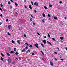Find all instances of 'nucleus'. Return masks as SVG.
<instances>
[{"label":"nucleus","instance_id":"nucleus-1","mask_svg":"<svg viewBox=\"0 0 67 67\" xmlns=\"http://www.w3.org/2000/svg\"><path fill=\"white\" fill-rule=\"evenodd\" d=\"M12 60H11V59L10 58H9L8 59V63L9 64H10V63H11V61Z\"/></svg>","mask_w":67,"mask_h":67},{"label":"nucleus","instance_id":"nucleus-2","mask_svg":"<svg viewBox=\"0 0 67 67\" xmlns=\"http://www.w3.org/2000/svg\"><path fill=\"white\" fill-rule=\"evenodd\" d=\"M34 5L36 6H38V2H35L34 3Z\"/></svg>","mask_w":67,"mask_h":67},{"label":"nucleus","instance_id":"nucleus-3","mask_svg":"<svg viewBox=\"0 0 67 67\" xmlns=\"http://www.w3.org/2000/svg\"><path fill=\"white\" fill-rule=\"evenodd\" d=\"M35 45L37 48H39L38 47V44L37 43H36L35 44Z\"/></svg>","mask_w":67,"mask_h":67},{"label":"nucleus","instance_id":"nucleus-4","mask_svg":"<svg viewBox=\"0 0 67 67\" xmlns=\"http://www.w3.org/2000/svg\"><path fill=\"white\" fill-rule=\"evenodd\" d=\"M42 41L44 44H46V41L45 40H43Z\"/></svg>","mask_w":67,"mask_h":67},{"label":"nucleus","instance_id":"nucleus-5","mask_svg":"<svg viewBox=\"0 0 67 67\" xmlns=\"http://www.w3.org/2000/svg\"><path fill=\"white\" fill-rule=\"evenodd\" d=\"M50 63L51 65V66H53V62H52L51 61H50Z\"/></svg>","mask_w":67,"mask_h":67},{"label":"nucleus","instance_id":"nucleus-6","mask_svg":"<svg viewBox=\"0 0 67 67\" xmlns=\"http://www.w3.org/2000/svg\"><path fill=\"white\" fill-rule=\"evenodd\" d=\"M29 8L31 10H32V6H31V5H29Z\"/></svg>","mask_w":67,"mask_h":67},{"label":"nucleus","instance_id":"nucleus-7","mask_svg":"<svg viewBox=\"0 0 67 67\" xmlns=\"http://www.w3.org/2000/svg\"><path fill=\"white\" fill-rule=\"evenodd\" d=\"M11 26V25H9L8 26V29H10V27Z\"/></svg>","mask_w":67,"mask_h":67},{"label":"nucleus","instance_id":"nucleus-8","mask_svg":"<svg viewBox=\"0 0 67 67\" xmlns=\"http://www.w3.org/2000/svg\"><path fill=\"white\" fill-rule=\"evenodd\" d=\"M6 53V54H7V55L8 56H10V54H9V53H8V52H7Z\"/></svg>","mask_w":67,"mask_h":67},{"label":"nucleus","instance_id":"nucleus-9","mask_svg":"<svg viewBox=\"0 0 67 67\" xmlns=\"http://www.w3.org/2000/svg\"><path fill=\"white\" fill-rule=\"evenodd\" d=\"M42 22L44 23L45 22V20H44V19H42Z\"/></svg>","mask_w":67,"mask_h":67},{"label":"nucleus","instance_id":"nucleus-10","mask_svg":"<svg viewBox=\"0 0 67 67\" xmlns=\"http://www.w3.org/2000/svg\"><path fill=\"white\" fill-rule=\"evenodd\" d=\"M47 43H48L49 44H50V45H52V44H51V43H50L49 42H48V41H47Z\"/></svg>","mask_w":67,"mask_h":67},{"label":"nucleus","instance_id":"nucleus-11","mask_svg":"<svg viewBox=\"0 0 67 67\" xmlns=\"http://www.w3.org/2000/svg\"><path fill=\"white\" fill-rule=\"evenodd\" d=\"M31 52V50H28V51H27L26 52L27 53H29V52Z\"/></svg>","mask_w":67,"mask_h":67},{"label":"nucleus","instance_id":"nucleus-12","mask_svg":"<svg viewBox=\"0 0 67 67\" xmlns=\"http://www.w3.org/2000/svg\"><path fill=\"white\" fill-rule=\"evenodd\" d=\"M44 18H45V14H42Z\"/></svg>","mask_w":67,"mask_h":67},{"label":"nucleus","instance_id":"nucleus-13","mask_svg":"<svg viewBox=\"0 0 67 67\" xmlns=\"http://www.w3.org/2000/svg\"><path fill=\"white\" fill-rule=\"evenodd\" d=\"M41 45L43 47H44V45H43V44L42 43H41Z\"/></svg>","mask_w":67,"mask_h":67},{"label":"nucleus","instance_id":"nucleus-14","mask_svg":"<svg viewBox=\"0 0 67 67\" xmlns=\"http://www.w3.org/2000/svg\"><path fill=\"white\" fill-rule=\"evenodd\" d=\"M30 20L31 21H33V19L31 18H30Z\"/></svg>","mask_w":67,"mask_h":67},{"label":"nucleus","instance_id":"nucleus-15","mask_svg":"<svg viewBox=\"0 0 67 67\" xmlns=\"http://www.w3.org/2000/svg\"><path fill=\"white\" fill-rule=\"evenodd\" d=\"M52 39L53 40V41H56V40H55V38H52Z\"/></svg>","mask_w":67,"mask_h":67},{"label":"nucleus","instance_id":"nucleus-16","mask_svg":"<svg viewBox=\"0 0 67 67\" xmlns=\"http://www.w3.org/2000/svg\"><path fill=\"white\" fill-rule=\"evenodd\" d=\"M14 51H16V48H14Z\"/></svg>","mask_w":67,"mask_h":67},{"label":"nucleus","instance_id":"nucleus-17","mask_svg":"<svg viewBox=\"0 0 67 67\" xmlns=\"http://www.w3.org/2000/svg\"><path fill=\"white\" fill-rule=\"evenodd\" d=\"M1 60H2V61H3V58H2V57H1Z\"/></svg>","mask_w":67,"mask_h":67},{"label":"nucleus","instance_id":"nucleus-18","mask_svg":"<svg viewBox=\"0 0 67 67\" xmlns=\"http://www.w3.org/2000/svg\"><path fill=\"white\" fill-rule=\"evenodd\" d=\"M48 36L49 37V38H50L51 37L50 36V35H49V34L48 33Z\"/></svg>","mask_w":67,"mask_h":67},{"label":"nucleus","instance_id":"nucleus-19","mask_svg":"<svg viewBox=\"0 0 67 67\" xmlns=\"http://www.w3.org/2000/svg\"><path fill=\"white\" fill-rule=\"evenodd\" d=\"M1 54L2 55V57H4V55H3V54H2V53H1Z\"/></svg>","mask_w":67,"mask_h":67},{"label":"nucleus","instance_id":"nucleus-20","mask_svg":"<svg viewBox=\"0 0 67 67\" xmlns=\"http://www.w3.org/2000/svg\"><path fill=\"white\" fill-rule=\"evenodd\" d=\"M14 53V51H11L10 52V53Z\"/></svg>","mask_w":67,"mask_h":67},{"label":"nucleus","instance_id":"nucleus-21","mask_svg":"<svg viewBox=\"0 0 67 67\" xmlns=\"http://www.w3.org/2000/svg\"><path fill=\"white\" fill-rule=\"evenodd\" d=\"M60 38L61 40H63V37H60Z\"/></svg>","mask_w":67,"mask_h":67},{"label":"nucleus","instance_id":"nucleus-22","mask_svg":"<svg viewBox=\"0 0 67 67\" xmlns=\"http://www.w3.org/2000/svg\"><path fill=\"white\" fill-rule=\"evenodd\" d=\"M12 42L13 44H14V42L13 40H12Z\"/></svg>","mask_w":67,"mask_h":67},{"label":"nucleus","instance_id":"nucleus-23","mask_svg":"<svg viewBox=\"0 0 67 67\" xmlns=\"http://www.w3.org/2000/svg\"><path fill=\"white\" fill-rule=\"evenodd\" d=\"M48 17L49 18H51V15H50V14H48Z\"/></svg>","mask_w":67,"mask_h":67},{"label":"nucleus","instance_id":"nucleus-24","mask_svg":"<svg viewBox=\"0 0 67 67\" xmlns=\"http://www.w3.org/2000/svg\"><path fill=\"white\" fill-rule=\"evenodd\" d=\"M15 63V62H13L12 63V64L13 65V64H14Z\"/></svg>","mask_w":67,"mask_h":67},{"label":"nucleus","instance_id":"nucleus-25","mask_svg":"<svg viewBox=\"0 0 67 67\" xmlns=\"http://www.w3.org/2000/svg\"><path fill=\"white\" fill-rule=\"evenodd\" d=\"M25 44H26V45H27L28 46H29V44H28V43H27V42H26L25 43Z\"/></svg>","mask_w":67,"mask_h":67},{"label":"nucleus","instance_id":"nucleus-26","mask_svg":"<svg viewBox=\"0 0 67 67\" xmlns=\"http://www.w3.org/2000/svg\"><path fill=\"white\" fill-rule=\"evenodd\" d=\"M17 42L18 43H20V41H19V40H18L17 41Z\"/></svg>","mask_w":67,"mask_h":67},{"label":"nucleus","instance_id":"nucleus-27","mask_svg":"<svg viewBox=\"0 0 67 67\" xmlns=\"http://www.w3.org/2000/svg\"><path fill=\"white\" fill-rule=\"evenodd\" d=\"M25 51V49H23V50H22V52H24Z\"/></svg>","mask_w":67,"mask_h":67},{"label":"nucleus","instance_id":"nucleus-28","mask_svg":"<svg viewBox=\"0 0 67 67\" xmlns=\"http://www.w3.org/2000/svg\"><path fill=\"white\" fill-rule=\"evenodd\" d=\"M0 5H1V7H3V5H2V3H1Z\"/></svg>","mask_w":67,"mask_h":67},{"label":"nucleus","instance_id":"nucleus-29","mask_svg":"<svg viewBox=\"0 0 67 67\" xmlns=\"http://www.w3.org/2000/svg\"><path fill=\"white\" fill-rule=\"evenodd\" d=\"M54 19L55 20H56L57 19V17H55L54 18Z\"/></svg>","mask_w":67,"mask_h":67},{"label":"nucleus","instance_id":"nucleus-30","mask_svg":"<svg viewBox=\"0 0 67 67\" xmlns=\"http://www.w3.org/2000/svg\"><path fill=\"white\" fill-rule=\"evenodd\" d=\"M15 54H16V55H18V53L17 52H16Z\"/></svg>","mask_w":67,"mask_h":67},{"label":"nucleus","instance_id":"nucleus-31","mask_svg":"<svg viewBox=\"0 0 67 67\" xmlns=\"http://www.w3.org/2000/svg\"><path fill=\"white\" fill-rule=\"evenodd\" d=\"M0 16H1L2 18V17H3V16L2 15V14H1L0 15Z\"/></svg>","mask_w":67,"mask_h":67},{"label":"nucleus","instance_id":"nucleus-32","mask_svg":"<svg viewBox=\"0 0 67 67\" xmlns=\"http://www.w3.org/2000/svg\"><path fill=\"white\" fill-rule=\"evenodd\" d=\"M15 4L16 6H18V4L16 3L15 2Z\"/></svg>","mask_w":67,"mask_h":67},{"label":"nucleus","instance_id":"nucleus-33","mask_svg":"<svg viewBox=\"0 0 67 67\" xmlns=\"http://www.w3.org/2000/svg\"><path fill=\"white\" fill-rule=\"evenodd\" d=\"M32 56H34V55H35V54L34 53H32Z\"/></svg>","mask_w":67,"mask_h":67},{"label":"nucleus","instance_id":"nucleus-34","mask_svg":"<svg viewBox=\"0 0 67 67\" xmlns=\"http://www.w3.org/2000/svg\"><path fill=\"white\" fill-rule=\"evenodd\" d=\"M24 37H26V35L25 34H24Z\"/></svg>","mask_w":67,"mask_h":67},{"label":"nucleus","instance_id":"nucleus-35","mask_svg":"<svg viewBox=\"0 0 67 67\" xmlns=\"http://www.w3.org/2000/svg\"><path fill=\"white\" fill-rule=\"evenodd\" d=\"M25 49H28V46H26L25 47Z\"/></svg>","mask_w":67,"mask_h":67},{"label":"nucleus","instance_id":"nucleus-36","mask_svg":"<svg viewBox=\"0 0 67 67\" xmlns=\"http://www.w3.org/2000/svg\"><path fill=\"white\" fill-rule=\"evenodd\" d=\"M32 47V45H30L29 46L30 47Z\"/></svg>","mask_w":67,"mask_h":67},{"label":"nucleus","instance_id":"nucleus-37","mask_svg":"<svg viewBox=\"0 0 67 67\" xmlns=\"http://www.w3.org/2000/svg\"><path fill=\"white\" fill-rule=\"evenodd\" d=\"M44 8L45 9H47V7H46L44 6Z\"/></svg>","mask_w":67,"mask_h":67},{"label":"nucleus","instance_id":"nucleus-38","mask_svg":"<svg viewBox=\"0 0 67 67\" xmlns=\"http://www.w3.org/2000/svg\"><path fill=\"white\" fill-rule=\"evenodd\" d=\"M9 21V20L8 19H6V22H8Z\"/></svg>","mask_w":67,"mask_h":67},{"label":"nucleus","instance_id":"nucleus-39","mask_svg":"<svg viewBox=\"0 0 67 67\" xmlns=\"http://www.w3.org/2000/svg\"><path fill=\"white\" fill-rule=\"evenodd\" d=\"M8 34L9 35H11V34H10L9 32H8Z\"/></svg>","mask_w":67,"mask_h":67},{"label":"nucleus","instance_id":"nucleus-40","mask_svg":"<svg viewBox=\"0 0 67 67\" xmlns=\"http://www.w3.org/2000/svg\"><path fill=\"white\" fill-rule=\"evenodd\" d=\"M31 2L32 5H33V2H32V1H31Z\"/></svg>","mask_w":67,"mask_h":67},{"label":"nucleus","instance_id":"nucleus-41","mask_svg":"<svg viewBox=\"0 0 67 67\" xmlns=\"http://www.w3.org/2000/svg\"><path fill=\"white\" fill-rule=\"evenodd\" d=\"M8 3L9 4H10L11 3H10V2L9 1L8 2Z\"/></svg>","mask_w":67,"mask_h":67},{"label":"nucleus","instance_id":"nucleus-42","mask_svg":"<svg viewBox=\"0 0 67 67\" xmlns=\"http://www.w3.org/2000/svg\"><path fill=\"white\" fill-rule=\"evenodd\" d=\"M43 37L44 38H46V36H44Z\"/></svg>","mask_w":67,"mask_h":67},{"label":"nucleus","instance_id":"nucleus-43","mask_svg":"<svg viewBox=\"0 0 67 67\" xmlns=\"http://www.w3.org/2000/svg\"><path fill=\"white\" fill-rule=\"evenodd\" d=\"M18 59H19V60H21V58H20V57H19Z\"/></svg>","mask_w":67,"mask_h":67},{"label":"nucleus","instance_id":"nucleus-44","mask_svg":"<svg viewBox=\"0 0 67 67\" xmlns=\"http://www.w3.org/2000/svg\"><path fill=\"white\" fill-rule=\"evenodd\" d=\"M60 60L62 61H63V60H64V59H60Z\"/></svg>","mask_w":67,"mask_h":67},{"label":"nucleus","instance_id":"nucleus-45","mask_svg":"<svg viewBox=\"0 0 67 67\" xmlns=\"http://www.w3.org/2000/svg\"><path fill=\"white\" fill-rule=\"evenodd\" d=\"M49 7H51V8L52 7V5H50L49 6Z\"/></svg>","mask_w":67,"mask_h":67},{"label":"nucleus","instance_id":"nucleus-46","mask_svg":"<svg viewBox=\"0 0 67 67\" xmlns=\"http://www.w3.org/2000/svg\"><path fill=\"white\" fill-rule=\"evenodd\" d=\"M42 59L43 60V61H45V59H44V58H42Z\"/></svg>","mask_w":67,"mask_h":67},{"label":"nucleus","instance_id":"nucleus-47","mask_svg":"<svg viewBox=\"0 0 67 67\" xmlns=\"http://www.w3.org/2000/svg\"><path fill=\"white\" fill-rule=\"evenodd\" d=\"M63 2H62L61 1H60L59 2V3H62Z\"/></svg>","mask_w":67,"mask_h":67},{"label":"nucleus","instance_id":"nucleus-48","mask_svg":"<svg viewBox=\"0 0 67 67\" xmlns=\"http://www.w3.org/2000/svg\"><path fill=\"white\" fill-rule=\"evenodd\" d=\"M37 34H38V35H40V34H39V33H38V32H37Z\"/></svg>","mask_w":67,"mask_h":67},{"label":"nucleus","instance_id":"nucleus-49","mask_svg":"<svg viewBox=\"0 0 67 67\" xmlns=\"http://www.w3.org/2000/svg\"><path fill=\"white\" fill-rule=\"evenodd\" d=\"M31 16L32 18H34V17H33V15H31Z\"/></svg>","mask_w":67,"mask_h":67},{"label":"nucleus","instance_id":"nucleus-50","mask_svg":"<svg viewBox=\"0 0 67 67\" xmlns=\"http://www.w3.org/2000/svg\"><path fill=\"white\" fill-rule=\"evenodd\" d=\"M2 24V22H0V25H1Z\"/></svg>","mask_w":67,"mask_h":67},{"label":"nucleus","instance_id":"nucleus-51","mask_svg":"<svg viewBox=\"0 0 67 67\" xmlns=\"http://www.w3.org/2000/svg\"><path fill=\"white\" fill-rule=\"evenodd\" d=\"M34 12H35V13H36V12H37L36 10H34Z\"/></svg>","mask_w":67,"mask_h":67},{"label":"nucleus","instance_id":"nucleus-52","mask_svg":"<svg viewBox=\"0 0 67 67\" xmlns=\"http://www.w3.org/2000/svg\"><path fill=\"white\" fill-rule=\"evenodd\" d=\"M54 54H57V52H54Z\"/></svg>","mask_w":67,"mask_h":67},{"label":"nucleus","instance_id":"nucleus-53","mask_svg":"<svg viewBox=\"0 0 67 67\" xmlns=\"http://www.w3.org/2000/svg\"><path fill=\"white\" fill-rule=\"evenodd\" d=\"M33 25H35V23H33Z\"/></svg>","mask_w":67,"mask_h":67},{"label":"nucleus","instance_id":"nucleus-54","mask_svg":"<svg viewBox=\"0 0 67 67\" xmlns=\"http://www.w3.org/2000/svg\"><path fill=\"white\" fill-rule=\"evenodd\" d=\"M10 9H12V6H10Z\"/></svg>","mask_w":67,"mask_h":67},{"label":"nucleus","instance_id":"nucleus-55","mask_svg":"<svg viewBox=\"0 0 67 67\" xmlns=\"http://www.w3.org/2000/svg\"><path fill=\"white\" fill-rule=\"evenodd\" d=\"M25 8H27V7L26 6H25Z\"/></svg>","mask_w":67,"mask_h":67},{"label":"nucleus","instance_id":"nucleus-56","mask_svg":"<svg viewBox=\"0 0 67 67\" xmlns=\"http://www.w3.org/2000/svg\"><path fill=\"white\" fill-rule=\"evenodd\" d=\"M10 1L11 2H13V1L12 0H10Z\"/></svg>","mask_w":67,"mask_h":67},{"label":"nucleus","instance_id":"nucleus-57","mask_svg":"<svg viewBox=\"0 0 67 67\" xmlns=\"http://www.w3.org/2000/svg\"><path fill=\"white\" fill-rule=\"evenodd\" d=\"M65 49H66V51H67V47H66L65 48Z\"/></svg>","mask_w":67,"mask_h":67},{"label":"nucleus","instance_id":"nucleus-58","mask_svg":"<svg viewBox=\"0 0 67 67\" xmlns=\"http://www.w3.org/2000/svg\"><path fill=\"white\" fill-rule=\"evenodd\" d=\"M0 10L1 11H2V9L1 8H0Z\"/></svg>","mask_w":67,"mask_h":67},{"label":"nucleus","instance_id":"nucleus-59","mask_svg":"<svg viewBox=\"0 0 67 67\" xmlns=\"http://www.w3.org/2000/svg\"><path fill=\"white\" fill-rule=\"evenodd\" d=\"M24 2H26V0H25L24 1Z\"/></svg>","mask_w":67,"mask_h":67},{"label":"nucleus","instance_id":"nucleus-60","mask_svg":"<svg viewBox=\"0 0 67 67\" xmlns=\"http://www.w3.org/2000/svg\"><path fill=\"white\" fill-rule=\"evenodd\" d=\"M55 60H57V59L55 58Z\"/></svg>","mask_w":67,"mask_h":67},{"label":"nucleus","instance_id":"nucleus-61","mask_svg":"<svg viewBox=\"0 0 67 67\" xmlns=\"http://www.w3.org/2000/svg\"><path fill=\"white\" fill-rule=\"evenodd\" d=\"M57 49H58V50H59V48H58V47H57Z\"/></svg>","mask_w":67,"mask_h":67},{"label":"nucleus","instance_id":"nucleus-62","mask_svg":"<svg viewBox=\"0 0 67 67\" xmlns=\"http://www.w3.org/2000/svg\"><path fill=\"white\" fill-rule=\"evenodd\" d=\"M42 55H44V53L43 52H42Z\"/></svg>","mask_w":67,"mask_h":67},{"label":"nucleus","instance_id":"nucleus-63","mask_svg":"<svg viewBox=\"0 0 67 67\" xmlns=\"http://www.w3.org/2000/svg\"><path fill=\"white\" fill-rule=\"evenodd\" d=\"M65 20H66V19H67V18H66V17H65Z\"/></svg>","mask_w":67,"mask_h":67},{"label":"nucleus","instance_id":"nucleus-64","mask_svg":"<svg viewBox=\"0 0 67 67\" xmlns=\"http://www.w3.org/2000/svg\"><path fill=\"white\" fill-rule=\"evenodd\" d=\"M40 52H41V53H42L43 52H42V51H40Z\"/></svg>","mask_w":67,"mask_h":67}]
</instances>
